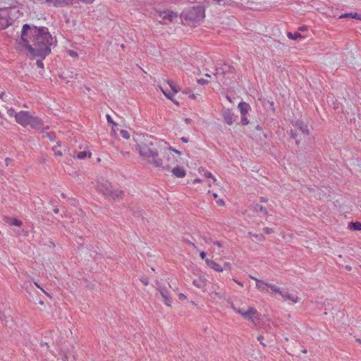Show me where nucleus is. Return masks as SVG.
<instances>
[{
	"label": "nucleus",
	"mask_w": 361,
	"mask_h": 361,
	"mask_svg": "<svg viewBox=\"0 0 361 361\" xmlns=\"http://www.w3.org/2000/svg\"><path fill=\"white\" fill-rule=\"evenodd\" d=\"M8 112L9 115L12 116L15 111L13 109H8Z\"/></svg>",
	"instance_id": "nucleus-63"
},
{
	"label": "nucleus",
	"mask_w": 361,
	"mask_h": 361,
	"mask_svg": "<svg viewBox=\"0 0 361 361\" xmlns=\"http://www.w3.org/2000/svg\"><path fill=\"white\" fill-rule=\"evenodd\" d=\"M31 116L29 111H21L15 114V118L18 123L26 126L29 123Z\"/></svg>",
	"instance_id": "nucleus-8"
},
{
	"label": "nucleus",
	"mask_w": 361,
	"mask_h": 361,
	"mask_svg": "<svg viewBox=\"0 0 361 361\" xmlns=\"http://www.w3.org/2000/svg\"><path fill=\"white\" fill-rule=\"evenodd\" d=\"M307 29V27L306 26H301L298 28L299 30L300 31H304Z\"/></svg>",
	"instance_id": "nucleus-64"
},
{
	"label": "nucleus",
	"mask_w": 361,
	"mask_h": 361,
	"mask_svg": "<svg viewBox=\"0 0 361 361\" xmlns=\"http://www.w3.org/2000/svg\"><path fill=\"white\" fill-rule=\"evenodd\" d=\"M169 150L171 151V152H175L176 154H178V155H181V152L176 149H173V147H169Z\"/></svg>",
	"instance_id": "nucleus-52"
},
{
	"label": "nucleus",
	"mask_w": 361,
	"mask_h": 361,
	"mask_svg": "<svg viewBox=\"0 0 361 361\" xmlns=\"http://www.w3.org/2000/svg\"><path fill=\"white\" fill-rule=\"evenodd\" d=\"M267 287L270 288L271 289L272 291L275 292V293H278L279 294L281 293V289L279 287L274 285V284H271V283H269L268 284H265Z\"/></svg>",
	"instance_id": "nucleus-31"
},
{
	"label": "nucleus",
	"mask_w": 361,
	"mask_h": 361,
	"mask_svg": "<svg viewBox=\"0 0 361 361\" xmlns=\"http://www.w3.org/2000/svg\"><path fill=\"white\" fill-rule=\"evenodd\" d=\"M258 241H264L265 240L264 236L262 234H255L253 235Z\"/></svg>",
	"instance_id": "nucleus-39"
},
{
	"label": "nucleus",
	"mask_w": 361,
	"mask_h": 361,
	"mask_svg": "<svg viewBox=\"0 0 361 361\" xmlns=\"http://www.w3.org/2000/svg\"><path fill=\"white\" fill-rule=\"evenodd\" d=\"M353 18L357 19V20H361V15L358 14L357 13H354Z\"/></svg>",
	"instance_id": "nucleus-55"
},
{
	"label": "nucleus",
	"mask_w": 361,
	"mask_h": 361,
	"mask_svg": "<svg viewBox=\"0 0 361 361\" xmlns=\"http://www.w3.org/2000/svg\"><path fill=\"white\" fill-rule=\"evenodd\" d=\"M120 133H121V135L123 138H125V139H129V137H130V134H129V133H128L127 130H121Z\"/></svg>",
	"instance_id": "nucleus-37"
},
{
	"label": "nucleus",
	"mask_w": 361,
	"mask_h": 361,
	"mask_svg": "<svg viewBox=\"0 0 361 361\" xmlns=\"http://www.w3.org/2000/svg\"><path fill=\"white\" fill-rule=\"evenodd\" d=\"M349 228L354 231H360L361 230V222L352 221L349 224Z\"/></svg>",
	"instance_id": "nucleus-25"
},
{
	"label": "nucleus",
	"mask_w": 361,
	"mask_h": 361,
	"mask_svg": "<svg viewBox=\"0 0 361 361\" xmlns=\"http://www.w3.org/2000/svg\"><path fill=\"white\" fill-rule=\"evenodd\" d=\"M87 156H88V157H90V152H86V151H83V152H80L77 154V158L79 159H85Z\"/></svg>",
	"instance_id": "nucleus-30"
},
{
	"label": "nucleus",
	"mask_w": 361,
	"mask_h": 361,
	"mask_svg": "<svg viewBox=\"0 0 361 361\" xmlns=\"http://www.w3.org/2000/svg\"><path fill=\"white\" fill-rule=\"evenodd\" d=\"M193 284H194V286H195L197 288H202L204 286L205 283H204V280L200 279L198 280H194Z\"/></svg>",
	"instance_id": "nucleus-32"
},
{
	"label": "nucleus",
	"mask_w": 361,
	"mask_h": 361,
	"mask_svg": "<svg viewBox=\"0 0 361 361\" xmlns=\"http://www.w3.org/2000/svg\"><path fill=\"white\" fill-rule=\"evenodd\" d=\"M28 125L30 126L32 128L40 129L43 126V122L42 120L39 117H34L31 116V118L29 121Z\"/></svg>",
	"instance_id": "nucleus-12"
},
{
	"label": "nucleus",
	"mask_w": 361,
	"mask_h": 361,
	"mask_svg": "<svg viewBox=\"0 0 361 361\" xmlns=\"http://www.w3.org/2000/svg\"><path fill=\"white\" fill-rule=\"evenodd\" d=\"M259 200H260L261 202H267V199H266L264 197H261Z\"/></svg>",
	"instance_id": "nucleus-62"
},
{
	"label": "nucleus",
	"mask_w": 361,
	"mask_h": 361,
	"mask_svg": "<svg viewBox=\"0 0 361 361\" xmlns=\"http://www.w3.org/2000/svg\"><path fill=\"white\" fill-rule=\"evenodd\" d=\"M44 59H42L40 58L39 59H37V61H36V64L37 66L39 67V68H43L44 67V64H43V62H42V60Z\"/></svg>",
	"instance_id": "nucleus-44"
},
{
	"label": "nucleus",
	"mask_w": 361,
	"mask_h": 361,
	"mask_svg": "<svg viewBox=\"0 0 361 361\" xmlns=\"http://www.w3.org/2000/svg\"><path fill=\"white\" fill-rule=\"evenodd\" d=\"M168 84L173 93H177L180 90V89L176 86L173 81L168 80Z\"/></svg>",
	"instance_id": "nucleus-34"
},
{
	"label": "nucleus",
	"mask_w": 361,
	"mask_h": 361,
	"mask_svg": "<svg viewBox=\"0 0 361 361\" xmlns=\"http://www.w3.org/2000/svg\"><path fill=\"white\" fill-rule=\"evenodd\" d=\"M287 36L289 39H296L299 37H302V36L301 35V34L298 32H295V33H292L290 32H288L287 33Z\"/></svg>",
	"instance_id": "nucleus-29"
},
{
	"label": "nucleus",
	"mask_w": 361,
	"mask_h": 361,
	"mask_svg": "<svg viewBox=\"0 0 361 361\" xmlns=\"http://www.w3.org/2000/svg\"><path fill=\"white\" fill-rule=\"evenodd\" d=\"M176 161H177V160L175 159L174 156L171 154H168L166 156V161H163V163H164V164H171V166L173 164H175V163Z\"/></svg>",
	"instance_id": "nucleus-26"
},
{
	"label": "nucleus",
	"mask_w": 361,
	"mask_h": 361,
	"mask_svg": "<svg viewBox=\"0 0 361 361\" xmlns=\"http://www.w3.org/2000/svg\"><path fill=\"white\" fill-rule=\"evenodd\" d=\"M178 298L180 300H185L186 298V296L183 293H180L178 295Z\"/></svg>",
	"instance_id": "nucleus-58"
},
{
	"label": "nucleus",
	"mask_w": 361,
	"mask_h": 361,
	"mask_svg": "<svg viewBox=\"0 0 361 361\" xmlns=\"http://www.w3.org/2000/svg\"><path fill=\"white\" fill-rule=\"evenodd\" d=\"M295 126L305 135L309 134V129L307 125L305 124L301 121H298L295 123Z\"/></svg>",
	"instance_id": "nucleus-23"
},
{
	"label": "nucleus",
	"mask_w": 361,
	"mask_h": 361,
	"mask_svg": "<svg viewBox=\"0 0 361 361\" xmlns=\"http://www.w3.org/2000/svg\"><path fill=\"white\" fill-rule=\"evenodd\" d=\"M290 136L291 138L295 140V144L299 145L300 140L298 139V133H297L296 130L291 129L290 130Z\"/></svg>",
	"instance_id": "nucleus-27"
},
{
	"label": "nucleus",
	"mask_w": 361,
	"mask_h": 361,
	"mask_svg": "<svg viewBox=\"0 0 361 361\" xmlns=\"http://www.w3.org/2000/svg\"><path fill=\"white\" fill-rule=\"evenodd\" d=\"M78 74L77 73H73V72H71V74H68V73H63V75H61V77L64 79V80H66L68 78H73L74 76H77Z\"/></svg>",
	"instance_id": "nucleus-35"
},
{
	"label": "nucleus",
	"mask_w": 361,
	"mask_h": 361,
	"mask_svg": "<svg viewBox=\"0 0 361 361\" xmlns=\"http://www.w3.org/2000/svg\"><path fill=\"white\" fill-rule=\"evenodd\" d=\"M240 123L243 126H247L249 123V121L246 116H242Z\"/></svg>",
	"instance_id": "nucleus-38"
},
{
	"label": "nucleus",
	"mask_w": 361,
	"mask_h": 361,
	"mask_svg": "<svg viewBox=\"0 0 361 361\" xmlns=\"http://www.w3.org/2000/svg\"><path fill=\"white\" fill-rule=\"evenodd\" d=\"M156 283L158 286L157 289L159 291V294L161 296L164 302L166 305L170 307L172 302V298L171 297L169 290L166 287L159 286L158 281H157Z\"/></svg>",
	"instance_id": "nucleus-9"
},
{
	"label": "nucleus",
	"mask_w": 361,
	"mask_h": 361,
	"mask_svg": "<svg viewBox=\"0 0 361 361\" xmlns=\"http://www.w3.org/2000/svg\"><path fill=\"white\" fill-rule=\"evenodd\" d=\"M216 203L219 206H224V202L221 199H219V200H216Z\"/></svg>",
	"instance_id": "nucleus-57"
},
{
	"label": "nucleus",
	"mask_w": 361,
	"mask_h": 361,
	"mask_svg": "<svg viewBox=\"0 0 361 361\" xmlns=\"http://www.w3.org/2000/svg\"><path fill=\"white\" fill-rule=\"evenodd\" d=\"M12 19L9 18L7 8L0 9V30H4L11 25Z\"/></svg>",
	"instance_id": "nucleus-7"
},
{
	"label": "nucleus",
	"mask_w": 361,
	"mask_h": 361,
	"mask_svg": "<svg viewBox=\"0 0 361 361\" xmlns=\"http://www.w3.org/2000/svg\"><path fill=\"white\" fill-rule=\"evenodd\" d=\"M159 16L162 19H167L170 22H171L174 18H177L178 16V15L173 11H162Z\"/></svg>",
	"instance_id": "nucleus-19"
},
{
	"label": "nucleus",
	"mask_w": 361,
	"mask_h": 361,
	"mask_svg": "<svg viewBox=\"0 0 361 361\" xmlns=\"http://www.w3.org/2000/svg\"><path fill=\"white\" fill-rule=\"evenodd\" d=\"M73 0H47V2L52 3L55 6H64L72 4Z\"/></svg>",
	"instance_id": "nucleus-15"
},
{
	"label": "nucleus",
	"mask_w": 361,
	"mask_h": 361,
	"mask_svg": "<svg viewBox=\"0 0 361 361\" xmlns=\"http://www.w3.org/2000/svg\"><path fill=\"white\" fill-rule=\"evenodd\" d=\"M206 263L209 267L216 271L221 272L224 270V268H221V267L218 263L212 259H206Z\"/></svg>",
	"instance_id": "nucleus-21"
},
{
	"label": "nucleus",
	"mask_w": 361,
	"mask_h": 361,
	"mask_svg": "<svg viewBox=\"0 0 361 361\" xmlns=\"http://www.w3.org/2000/svg\"><path fill=\"white\" fill-rule=\"evenodd\" d=\"M263 338H264V337L262 335H259V336H257V340L260 342V343L263 346H266V344L262 342Z\"/></svg>",
	"instance_id": "nucleus-53"
},
{
	"label": "nucleus",
	"mask_w": 361,
	"mask_h": 361,
	"mask_svg": "<svg viewBox=\"0 0 361 361\" xmlns=\"http://www.w3.org/2000/svg\"><path fill=\"white\" fill-rule=\"evenodd\" d=\"M280 295L282 296V298L284 299V300H288L292 301L293 303H296L299 300L298 297L295 296L293 294L288 293V292H286V293L281 292V293Z\"/></svg>",
	"instance_id": "nucleus-22"
},
{
	"label": "nucleus",
	"mask_w": 361,
	"mask_h": 361,
	"mask_svg": "<svg viewBox=\"0 0 361 361\" xmlns=\"http://www.w3.org/2000/svg\"><path fill=\"white\" fill-rule=\"evenodd\" d=\"M32 302L35 303V304H39L40 305H44V302L43 300H42L39 298H32Z\"/></svg>",
	"instance_id": "nucleus-41"
},
{
	"label": "nucleus",
	"mask_w": 361,
	"mask_h": 361,
	"mask_svg": "<svg viewBox=\"0 0 361 361\" xmlns=\"http://www.w3.org/2000/svg\"><path fill=\"white\" fill-rule=\"evenodd\" d=\"M97 189L104 196L114 200H118L124 193L123 190H112L111 183L103 178L98 179Z\"/></svg>",
	"instance_id": "nucleus-3"
},
{
	"label": "nucleus",
	"mask_w": 361,
	"mask_h": 361,
	"mask_svg": "<svg viewBox=\"0 0 361 361\" xmlns=\"http://www.w3.org/2000/svg\"><path fill=\"white\" fill-rule=\"evenodd\" d=\"M238 107L240 109V112L242 116H246L250 109V104L244 102H240Z\"/></svg>",
	"instance_id": "nucleus-18"
},
{
	"label": "nucleus",
	"mask_w": 361,
	"mask_h": 361,
	"mask_svg": "<svg viewBox=\"0 0 361 361\" xmlns=\"http://www.w3.org/2000/svg\"><path fill=\"white\" fill-rule=\"evenodd\" d=\"M222 116L225 123L229 126H231L235 121L234 114L228 109L224 111Z\"/></svg>",
	"instance_id": "nucleus-11"
},
{
	"label": "nucleus",
	"mask_w": 361,
	"mask_h": 361,
	"mask_svg": "<svg viewBox=\"0 0 361 361\" xmlns=\"http://www.w3.org/2000/svg\"><path fill=\"white\" fill-rule=\"evenodd\" d=\"M12 161H13V159H12L8 158H8H6V159H5L6 165V166H8V164Z\"/></svg>",
	"instance_id": "nucleus-60"
},
{
	"label": "nucleus",
	"mask_w": 361,
	"mask_h": 361,
	"mask_svg": "<svg viewBox=\"0 0 361 361\" xmlns=\"http://www.w3.org/2000/svg\"><path fill=\"white\" fill-rule=\"evenodd\" d=\"M56 147H57L55 146V147H53V148H52V150L54 151V154L56 156H60V157L62 156V152L59 150H57Z\"/></svg>",
	"instance_id": "nucleus-45"
},
{
	"label": "nucleus",
	"mask_w": 361,
	"mask_h": 361,
	"mask_svg": "<svg viewBox=\"0 0 361 361\" xmlns=\"http://www.w3.org/2000/svg\"><path fill=\"white\" fill-rule=\"evenodd\" d=\"M130 211L132 212L135 215H136L137 216H141L142 215V210L140 209L139 207H137V208L130 207Z\"/></svg>",
	"instance_id": "nucleus-33"
},
{
	"label": "nucleus",
	"mask_w": 361,
	"mask_h": 361,
	"mask_svg": "<svg viewBox=\"0 0 361 361\" xmlns=\"http://www.w3.org/2000/svg\"><path fill=\"white\" fill-rule=\"evenodd\" d=\"M135 141V149L141 157L147 159L155 167L161 168L164 171L171 170V164H164L163 160L159 158V149L162 143L161 140L149 135H138Z\"/></svg>",
	"instance_id": "nucleus-2"
},
{
	"label": "nucleus",
	"mask_w": 361,
	"mask_h": 361,
	"mask_svg": "<svg viewBox=\"0 0 361 361\" xmlns=\"http://www.w3.org/2000/svg\"><path fill=\"white\" fill-rule=\"evenodd\" d=\"M255 210L256 211H259L260 212H262V214H264V215H267L268 212H267V209L266 207L259 204H255Z\"/></svg>",
	"instance_id": "nucleus-28"
},
{
	"label": "nucleus",
	"mask_w": 361,
	"mask_h": 361,
	"mask_svg": "<svg viewBox=\"0 0 361 361\" xmlns=\"http://www.w3.org/2000/svg\"><path fill=\"white\" fill-rule=\"evenodd\" d=\"M197 83L200 85H205L208 83V80L201 78L197 80Z\"/></svg>",
	"instance_id": "nucleus-50"
},
{
	"label": "nucleus",
	"mask_w": 361,
	"mask_h": 361,
	"mask_svg": "<svg viewBox=\"0 0 361 361\" xmlns=\"http://www.w3.org/2000/svg\"><path fill=\"white\" fill-rule=\"evenodd\" d=\"M4 304H0V319H3V318L5 317L4 314Z\"/></svg>",
	"instance_id": "nucleus-47"
},
{
	"label": "nucleus",
	"mask_w": 361,
	"mask_h": 361,
	"mask_svg": "<svg viewBox=\"0 0 361 361\" xmlns=\"http://www.w3.org/2000/svg\"><path fill=\"white\" fill-rule=\"evenodd\" d=\"M20 39L32 57L42 59L51 52V47L56 43L47 27L28 24L23 26Z\"/></svg>",
	"instance_id": "nucleus-1"
},
{
	"label": "nucleus",
	"mask_w": 361,
	"mask_h": 361,
	"mask_svg": "<svg viewBox=\"0 0 361 361\" xmlns=\"http://www.w3.org/2000/svg\"><path fill=\"white\" fill-rule=\"evenodd\" d=\"M68 53H69L70 56H71L73 57H76L78 56L77 52L73 50H69Z\"/></svg>",
	"instance_id": "nucleus-54"
},
{
	"label": "nucleus",
	"mask_w": 361,
	"mask_h": 361,
	"mask_svg": "<svg viewBox=\"0 0 361 361\" xmlns=\"http://www.w3.org/2000/svg\"><path fill=\"white\" fill-rule=\"evenodd\" d=\"M238 4V6H241L250 9H254L255 8V5L257 4V2H255V0H240V2Z\"/></svg>",
	"instance_id": "nucleus-14"
},
{
	"label": "nucleus",
	"mask_w": 361,
	"mask_h": 361,
	"mask_svg": "<svg viewBox=\"0 0 361 361\" xmlns=\"http://www.w3.org/2000/svg\"><path fill=\"white\" fill-rule=\"evenodd\" d=\"M74 347L68 341L61 342L59 349V360L61 361H74Z\"/></svg>",
	"instance_id": "nucleus-5"
},
{
	"label": "nucleus",
	"mask_w": 361,
	"mask_h": 361,
	"mask_svg": "<svg viewBox=\"0 0 361 361\" xmlns=\"http://www.w3.org/2000/svg\"><path fill=\"white\" fill-rule=\"evenodd\" d=\"M140 281L145 286H147L149 284V281L147 278L142 277L140 279Z\"/></svg>",
	"instance_id": "nucleus-49"
},
{
	"label": "nucleus",
	"mask_w": 361,
	"mask_h": 361,
	"mask_svg": "<svg viewBox=\"0 0 361 361\" xmlns=\"http://www.w3.org/2000/svg\"><path fill=\"white\" fill-rule=\"evenodd\" d=\"M226 69L222 67H219L216 68V73H214V75L216 77V78H219V77H221L222 78L220 79V80L226 85H228L230 82L228 81V78H226Z\"/></svg>",
	"instance_id": "nucleus-10"
},
{
	"label": "nucleus",
	"mask_w": 361,
	"mask_h": 361,
	"mask_svg": "<svg viewBox=\"0 0 361 361\" xmlns=\"http://www.w3.org/2000/svg\"><path fill=\"white\" fill-rule=\"evenodd\" d=\"M120 152L124 157H129L130 156V152H129L121 151Z\"/></svg>",
	"instance_id": "nucleus-59"
},
{
	"label": "nucleus",
	"mask_w": 361,
	"mask_h": 361,
	"mask_svg": "<svg viewBox=\"0 0 361 361\" xmlns=\"http://www.w3.org/2000/svg\"><path fill=\"white\" fill-rule=\"evenodd\" d=\"M205 242L206 243H213L215 245L218 246L219 247H222V244L220 241H217V240H215V241H213L212 238H209L208 240H207L205 238H204Z\"/></svg>",
	"instance_id": "nucleus-36"
},
{
	"label": "nucleus",
	"mask_w": 361,
	"mask_h": 361,
	"mask_svg": "<svg viewBox=\"0 0 361 361\" xmlns=\"http://www.w3.org/2000/svg\"><path fill=\"white\" fill-rule=\"evenodd\" d=\"M263 231L266 233V234H271L272 233H274V231L272 228H269V227H265L263 228Z\"/></svg>",
	"instance_id": "nucleus-43"
},
{
	"label": "nucleus",
	"mask_w": 361,
	"mask_h": 361,
	"mask_svg": "<svg viewBox=\"0 0 361 361\" xmlns=\"http://www.w3.org/2000/svg\"><path fill=\"white\" fill-rule=\"evenodd\" d=\"M200 256L202 259L206 260V252H204V251L200 252Z\"/></svg>",
	"instance_id": "nucleus-56"
},
{
	"label": "nucleus",
	"mask_w": 361,
	"mask_h": 361,
	"mask_svg": "<svg viewBox=\"0 0 361 361\" xmlns=\"http://www.w3.org/2000/svg\"><path fill=\"white\" fill-rule=\"evenodd\" d=\"M236 312L242 315L245 319L250 321L252 323H255V320H259V313L257 310L252 307H249L247 311H244L243 310L239 309L235 310Z\"/></svg>",
	"instance_id": "nucleus-6"
},
{
	"label": "nucleus",
	"mask_w": 361,
	"mask_h": 361,
	"mask_svg": "<svg viewBox=\"0 0 361 361\" xmlns=\"http://www.w3.org/2000/svg\"><path fill=\"white\" fill-rule=\"evenodd\" d=\"M180 140H181L183 142H185V143H187V142H188V139L187 137H182L180 138Z\"/></svg>",
	"instance_id": "nucleus-61"
},
{
	"label": "nucleus",
	"mask_w": 361,
	"mask_h": 361,
	"mask_svg": "<svg viewBox=\"0 0 361 361\" xmlns=\"http://www.w3.org/2000/svg\"><path fill=\"white\" fill-rule=\"evenodd\" d=\"M205 176H206V177H207V178H212V179H213V180H214V182H215V181H216V178L212 176V173H211V172H208V171H207V172H206V173H205Z\"/></svg>",
	"instance_id": "nucleus-51"
},
{
	"label": "nucleus",
	"mask_w": 361,
	"mask_h": 361,
	"mask_svg": "<svg viewBox=\"0 0 361 361\" xmlns=\"http://www.w3.org/2000/svg\"><path fill=\"white\" fill-rule=\"evenodd\" d=\"M49 130V127L45 128H42V133L43 137H47L49 140L53 141L56 138V134L52 131H47Z\"/></svg>",
	"instance_id": "nucleus-20"
},
{
	"label": "nucleus",
	"mask_w": 361,
	"mask_h": 361,
	"mask_svg": "<svg viewBox=\"0 0 361 361\" xmlns=\"http://www.w3.org/2000/svg\"><path fill=\"white\" fill-rule=\"evenodd\" d=\"M353 13H343V14H341L340 16H339V18H353Z\"/></svg>",
	"instance_id": "nucleus-40"
},
{
	"label": "nucleus",
	"mask_w": 361,
	"mask_h": 361,
	"mask_svg": "<svg viewBox=\"0 0 361 361\" xmlns=\"http://www.w3.org/2000/svg\"><path fill=\"white\" fill-rule=\"evenodd\" d=\"M161 91H162L163 94H164V95H165L168 99H172V96H173V94H171V93H169V92H165V91L161 88Z\"/></svg>",
	"instance_id": "nucleus-46"
},
{
	"label": "nucleus",
	"mask_w": 361,
	"mask_h": 361,
	"mask_svg": "<svg viewBox=\"0 0 361 361\" xmlns=\"http://www.w3.org/2000/svg\"><path fill=\"white\" fill-rule=\"evenodd\" d=\"M221 268H224V270L230 271L231 269V264L229 262H225Z\"/></svg>",
	"instance_id": "nucleus-42"
},
{
	"label": "nucleus",
	"mask_w": 361,
	"mask_h": 361,
	"mask_svg": "<svg viewBox=\"0 0 361 361\" xmlns=\"http://www.w3.org/2000/svg\"><path fill=\"white\" fill-rule=\"evenodd\" d=\"M227 69H226V74L231 75V77H228V80H231V79L234 78V75L235 74V69L233 66H226Z\"/></svg>",
	"instance_id": "nucleus-24"
},
{
	"label": "nucleus",
	"mask_w": 361,
	"mask_h": 361,
	"mask_svg": "<svg viewBox=\"0 0 361 361\" xmlns=\"http://www.w3.org/2000/svg\"><path fill=\"white\" fill-rule=\"evenodd\" d=\"M106 119H107L108 123H111V124H113V125H114V126H117V124H116V123H115L113 121V120H112L111 117L109 114H107V115H106Z\"/></svg>",
	"instance_id": "nucleus-48"
},
{
	"label": "nucleus",
	"mask_w": 361,
	"mask_h": 361,
	"mask_svg": "<svg viewBox=\"0 0 361 361\" xmlns=\"http://www.w3.org/2000/svg\"><path fill=\"white\" fill-rule=\"evenodd\" d=\"M171 172L177 178H183L186 175L185 171L180 166L173 168Z\"/></svg>",
	"instance_id": "nucleus-17"
},
{
	"label": "nucleus",
	"mask_w": 361,
	"mask_h": 361,
	"mask_svg": "<svg viewBox=\"0 0 361 361\" xmlns=\"http://www.w3.org/2000/svg\"><path fill=\"white\" fill-rule=\"evenodd\" d=\"M250 278L256 281V288L262 291H268V288L265 284H268V283L264 282V281L259 280L255 277L250 276Z\"/></svg>",
	"instance_id": "nucleus-16"
},
{
	"label": "nucleus",
	"mask_w": 361,
	"mask_h": 361,
	"mask_svg": "<svg viewBox=\"0 0 361 361\" xmlns=\"http://www.w3.org/2000/svg\"><path fill=\"white\" fill-rule=\"evenodd\" d=\"M4 221L10 225V226H20L23 224V222L16 218H11L8 216H4L3 217Z\"/></svg>",
	"instance_id": "nucleus-13"
},
{
	"label": "nucleus",
	"mask_w": 361,
	"mask_h": 361,
	"mask_svg": "<svg viewBox=\"0 0 361 361\" xmlns=\"http://www.w3.org/2000/svg\"><path fill=\"white\" fill-rule=\"evenodd\" d=\"M204 8L202 6H194L192 8L184 10L180 18L189 21H200L204 18Z\"/></svg>",
	"instance_id": "nucleus-4"
}]
</instances>
